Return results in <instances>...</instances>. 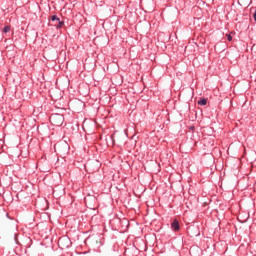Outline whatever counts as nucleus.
Returning <instances> with one entry per match:
<instances>
[{
    "label": "nucleus",
    "mask_w": 256,
    "mask_h": 256,
    "mask_svg": "<svg viewBox=\"0 0 256 256\" xmlns=\"http://www.w3.org/2000/svg\"><path fill=\"white\" fill-rule=\"evenodd\" d=\"M51 21H60L59 17L57 15H52L51 16Z\"/></svg>",
    "instance_id": "obj_7"
},
{
    "label": "nucleus",
    "mask_w": 256,
    "mask_h": 256,
    "mask_svg": "<svg viewBox=\"0 0 256 256\" xmlns=\"http://www.w3.org/2000/svg\"><path fill=\"white\" fill-rule=\"evenodd\" d=\"M11 31V26H5L2 30L3 33H9Z\"/></svg>",
    "instance_id": "obj_6"
},
{
    "label": "nucleus",
    "mask_w": 256,
    "mask_h": 256,
    "mask_svg": "<svg viewBox=\"0 0 256 256\" xmlns=\"http://www.w3.org/2000/svg\"><path fill=\"white\" fill-rule=\"evenodd\" d=\"M49 121L54 127H61L65 123V116L63 114H51Z\"/></svg>",
    "instance_id": "obj_1"
},
{
    "label": "nucleus",
    "mask_w": 256,
    "mask_h": 256,
    "mask_svg": "<svg viewBox=\"0 0 256 256\" xmlns=\"http://www.w3.org/2000/svg\"><path fill=\"white\" fill-rule=\"evenodd\" d=\"M253 19H254V21L256 22V8H255V11H254V13H253Z\"/></svg>",
    "instance_id": "obj_9"
},
{
    "label": "nucleus",
    "mask_w": 256,
    "mask_h": 256,
    "mask_svg": "<svg viewBox=\"0 0 256 256\" xmlns=\"http://www.w3.org/2000/svg\"><path fill=\"white\" fill-rule=\"evenodd\" d=\"M226 37L228 41H233V36H231V34H226Z\"/></svg>",
    "instance_id": "obj_8"
},
{
    "label": "nucleus",
    "mask_w": 256,
    "mask_h": 256,
    "mask_svg": "<svg viewBox=\"0 0 256 256\" xmlns=\"http://www.w3.org/2000/svg\"><path fill=\"white\" fill-rule=\"evenodd\" d=\"M171 229L174 231V233H177L181 230V225L179 224V220H177V218H175L171 223Z\"/></svg>",
    "instance_id": "obj_3"
},
{
    "label": "nucleus",
    "mask_w": 256,
    "mask_h": 256,
    "mask_svg": "<svg viewBox=\"0 0 256 256\" xmlns=\"http://www.w3.org/2000/svg\"><path fill=\"white\" fill-rule=\"evenodd\" d=\"M58 247L60 249H69L71 247V239L67 236H62L58 239Z\"/></svg>",
    "instance_id": "obj_2"
},
{
    "label": "nucleus",
    "mask_w": 256,
    "mask_h": 256,
    "mask_svg": "<svg viewBox=\"0 0 256 256\" xmlns=\"http://www.w3.org/2000/svg\"><path fill=\"white\" fill-rule=\"evenodd\" d=\"M197 104L201 105V106L207 105V98H202V99L198 100Z\"/></svg>",
    "instance_id": "obj_4"
},
{
    "label": "nucleus",
    "mask_w": 256,
    "mask_h": 256,
    "mask_svg": "<svg viewBox=\"0 0 256 256\" xmlns=\"http://www.w3.org/2000/svg\"><path fill=\"white\" fill-rule=\"evenodd\" d=\"M191 129H195V127L192 126Z\"/></svg>",
    "instance_id": "obj_10"
},
{
    "label": "nucleus",
    "mask_w": 256,
    "mask_h": 256,
    "mask_svg": "<svg viewBox=\"0 0 256 256\" xmlns=\"http://www.w3.org/2000/svg\"><path fill=\"white\" fill-rule=\"evenodd\" d=\"M63 25H65L64 21L59 20L58 24L55 25L56 29H62Z\"/></svg>",
    "instance_id": "obj_5"
}]
</instances>
